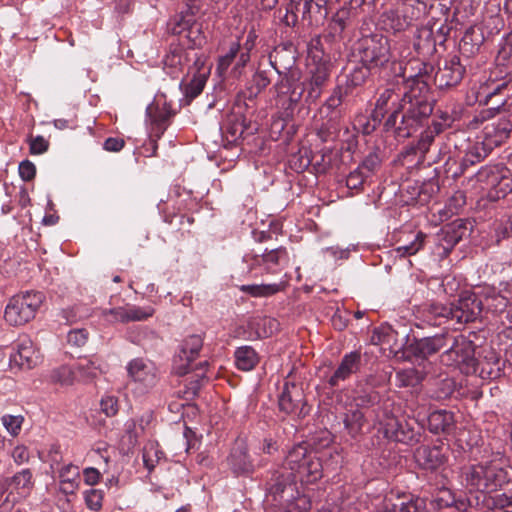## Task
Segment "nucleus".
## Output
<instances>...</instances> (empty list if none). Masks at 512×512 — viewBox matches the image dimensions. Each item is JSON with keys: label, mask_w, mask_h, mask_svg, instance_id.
Returning <instances> with one entry per match:
<instances>
[{"label": "nucleus", "mask_w": 512, "mask_h": 512, "mask_svg": "<svg viewBox=\"0 0 512 512\" xmlns=\"http://www.w3.org/2000/svg\"><path fill=\"white\" fill-rule=\"evenodd\" d=\"M285 53H287L285 48L276 49L275 53L270 55V63L280 76V80L274 85L277 104L292 112L303 96L304 86L300 82V70L293 66L295 58L291 56L287 63H283L282 58Z\"/></svg>", "instance_id": "obj_1"}, {"label": "nucleus", "mask_w": 512, "mask_h": 512, "mask_svg": "<svg viewBox=\"0 0 512 512\" xmlns=\"http://www.w3.org/2000/svg\"><path fill=\"white\" fill-rule=\"evenodd\" d=\"M402 102L403 104L398 105L391 112L385 122V127L387 130L394 129L399 138H408L432 114L433 107L428 100L418 98L415 94L407 95L405 93Z\"/></svg>", "instance_id": "obj_2"}, {"label": "nucleus", "mask_w": 512, "mask_h": 512, "mask_svg": "<svg viewBox=\"0 0 512 512\" xmlns=\"http://www.w3.org/2000/svg\"><path fill=\"white\" fill-rule=\"evenodd\" d=\"M483 311V300L476 292L465 291L459 299L448 305L433 304L431 313L436 318H443L454 325H465L475 322Z\"/></svg>", "instance_id": "obj_3"}, {"label": "nucleus", "mask_w": 512, "mask_h": 512, "mask_svg": "<svg viewBox=\"0 0 512 512\" xmlns=\"http://www.w3.org/2000/svg\"><path fill=\"white\" fill-rule=\"evenodd\" d=\"M462 476L467 487L481 492H492L510 482L512 469L495 462H486L466 468Z\"/></svg>", "instance_id": "obj_4"}, {"label": "nucleus", "mask_w": 512, "mask_h": 512, "mask_svg": "<svg viewBox=\"0 0 512 512\" xmlns=\"http://www.w3.org/2000/svg\"><path fill=\"white\" fill-rule=\"evenodd\" d=\"M298 476L302 483L312 484L322 477V464L304 444L295 445L288 451L282 468Z\"/></svg>", "instance_id": "obj_5"}, {"label": "nucleus", "mask_w": 512, "mask_h": 512, "mask_svg": "<svg viewBox=\"0 0 512 512\" xmlns=\"http://www.w3.org/2000/svg\"><path fill=\"white\" fill-rule=\"evenodd\" d=\"M355 50L360 62L368 70L380 69L392 60L390 41L381 34L362 37L357 42Z\"/></svg>", "instance_id": "obj_6"}, {"label": "nucleus", "mask_w": 512, "mask_h": 512, "mask_svg": "<svg viewBox=\"0 0 512 512\" xmlns=\"http://www.w3.org/2000/svg\"><path fill=\"white\" fill-rule=\"evenodd\" d=\"M496 61L499 66H506L507 71L504 80L497 83L485 96L486 104L491 102L497 96H500V99L495 101L493 106L481 112L482 119L494 116V113L498 112L499 109L506 104L509 97V92L511 90L509 86L512 83V31L507 37L506 44L499 51Z\"/></svg>", "instance_id": "obj_7"}, {"label": "nucleus", "mask_w": 512, "mask_h": 512, "mask_svg": "<svg viewBox=\"0 0 512 512\" xmlns=\"http://www.w3.org/2000/svg\"><path fill=\"white\" fill-rule=\"evenodd\" d=\"M43 302L41 292L26 291L11 297L4 312L5 321L11 326H21L32 320Z\"/></svg>", "instance_id": "obj_8"}, {"label": "nucleus", "mask_w": 512, "mask_h": 512, "mask_svg": "<svg viewBox=\"0 0 512 512\" xmlns=\"http://www.w3.org/2000/svg\"><path fill=\"white\" fill-rule=\"evenodd\" d=\"M450 344L441 355V361L449 366H465L467 369H475V345L464 335L453 336L450 334Z\"/></svg>", "instance_id": "obj_9"}, {"label": "nucleus", "mask_w": 512, "mask_h": 512, "mask_svg": "<svg viewBox=\"0 0 512 512\" xmlns=\"http://www.w3.org/2000/svg\"><path fill=\"white\" fill-rule=\"evenodd\" d=\"M278 405L281 412L298 419L306 417L310 412L303 388L292 382L284 383Z\"/></svg>", "instance_id": "obj_10"}, {"label": "nucleus", "mask_w": 512, "mask_h": 512, "mask_svg": "<svg viewBox=\"0 0 512 512\" xmlns=\"http://www.w3.org/2000/svg\"><path fill=\"white\" fill-rule=\"evenodd\" d=\"M126 371L129 379L141 393H147L158 382V371L154 364L143 358H134L127 363Z\"/></svg>", "instance_id": "obj_11"}, {"label": "nucleus", "mask_w": 512, "mask_h": 512, "mask_svg": "<svg viewBox=\"0 0 512 512\" xmlns=\"http://www.w3.org/2000/svg\"><path fill=\"white\" fill-rule=\"evenodd\" d=\"M295 475L285 469H277L272 473L270 480L267 482L268 495L273 498L277 504L283 501H291L297 490Z\"/></svg>", "instance_id": "obj_12"}, {"label": "nucleus", "mask_w": 512, "mask_h": 512, "mask_svg": "<svg viewBox=\"0 0 512 512\" xmlns=\"http://www.w3.org/2000/svg\"><path fill=\"white\" fill-rule=\"evenodd\" d=\"M203 347V338L201 335L193 334L186 337L182 344L179 354L173 361V372L183 376L189 372L190 364L194 361Z\"/></svg>", "instance_id": "obj_13"}, {"label": "nucleus", "mask_w": 512, "mask_h": 512, "mask_svg": "<svg viewBox=\"0 0 512 512\" xmlns=\"http://www.w3.org/2000/svg\"><path fill=\"white\" fill-rule=\"evenodd\" d=\"M465 73V67L460 63L456 55L444 61L434 76V82L439 89H447L458 85Z\"/></svg>", "instance_id": "obj_14"}, {"label": "nucleus", "mask_w": 512, "mask_h": 512, "mask_svg": "<svg viewBox=\"0 0 512 512\" xmlns=\"http://www.w3.org/2000/svg\"><path fill=\"white\" fill-rule=\"evenodd\" d=\"M146 113L151 123V133L156 139L162 137L170 125V120L176 114L169 103L166 101L160 103L159 100L154 105L148 106Z\"/></svg>", "instance_id": "obj_15"}, {"label": "nucleus", "mask_w": 512, "mask_h": 512, "mask_svg": "<svg viewBox=\"0 0 512 512\" xmlns=\"http://www.w3.org/2000/svg\"><path fill=\"white\" fill-rule=\"evenodd\" d=\"M475 177L482 189H495L497 194L502 193L503 196L512 191L511 179L502 175L498 167H483Z\"/></svg>", "instance_id": "obj_16"}, {"label": "nucleus", "mask_w": 512, "mask_h": 512, "mask_svg": "<svg viewBox=\"0 0 512 512\" xmlns=\"http://www.w3.org/2000/svg\"><path fill=\"white\" fill-rule=\"evenodd\" d=\"M450 334L441 333L423 337L410 344V351L417 357L427 358L450 344Z\"/></svg>", "instance_id": "obj_17"}, {"label": "nucleus", "mask_w": 512, "mask_h": 512, "mask_svg": "<svg viewBox=\"0 0 512 512\" xmlns=\"http://www.w3.org/2000/svg\"><path fill=\"white\" fill-rule=\"evenodd\" d=\"M330 71L327 63L322 62L310 69V77L305 83L306 101L315 102L322 94L329 80Z\"/></svg>", "instance_id": "obj_18"}, {"label": "nucleus", "mask_w": 512, "mask_h": 512, "mask_svg": "<svg viewBox=\"0 0 512 512\" xmlns=\"http://www.w3.org/2000/svg\"><path fill=\"white\" fill-rule=\"evenodd\" d=\"M380 425L388 439L401 443H410L415 440L414 430L393 415H387L380 421Z\"/></svg>", "instance_id": "obj_19"}, {"label": "nucleus", "mask_w": 512, "mask_h": 512, "mask_svg": "<svg viewBox=\"0 0 512 512\" xmlns=\"http://www.w3.org/2000/svg\"><path fill=\"white\" fill-rule=\"evenodd\" d=\"M466 233L467 226L463 220H455L444 226L438 234L439 246L442 247L444 254L447 255Z\"/></svg>", "instance_id": "obj_20"}, {"label": "nucleus", "mask_w": 512, "mask_h": 512, "mask_svg": "<svg viewBox=\"0 0 512 512\" xmlns=\"http://www.w3.org/2000/svg\"><path fill=\"white\" fill-rule=\"evenodd\" d=\"M511 127L507 119H499L497 122L487 124L483 129V141L493 150L509 138Z\"/></svg>", "instance_id": "obj_21"}, {"label": "nucleus", "mask_w": 512, "mask_h": 512, "mask_svg": "<svg viewBox=\"0 0 512 512\" xmlns=\"http://www.w3.org/2000/svg\"><path fill=\"white\" fill-rule=\"evenodd\" d=\"M228 464L235 475H248L254 471L245 443H236L228 457Z\"/></svg>", "instance_id": "obj_22"}, {"label": "nucleus", "mask_w": 512, "mask_h": 512, "mask_svg": "<svg viewBox=\"0 0 512 512\" xmlns=\"http://www.w3.org/2000/svg\"><path fill=\"white\" fill-rule=\"evenodd\" d=\"M361 355L357 351L350 352L342 358L339 366L329 378L328 383L330 386L335 387L341 381H345L352 374L356 373L360 367Z\"/></svg>", "instance_id": "obj_23"}, {"label": "nucleus", "mask_w": 512, "mask_h": 512, "mask_svg": "<svg viewBox=\"0 0 512 512\" xmlns=\"http://www.w3.org/2000/svg\"><path fill=\"white\" fill-rule=\"evenodd\" d=\"M414 457L421 468L430 471L438 469L445 462V455L438 446H420L416 449Z\"/></svg>", "instance_id": "obj_24"}, {"label": "nucleus", "mask_w": 512, "mask_h": 512, "mask_svg": "<svg viewBox=\"0 0 512 512\" xmlns=\"http://www.w3.org/2000/svg\"><path fill=\"white\" fill-rule=\"evenodd\" d=\"M190 62V52L181 46L171 47L164 58V69L172 78H177Z\"/></svg>", "instance_id": "obj_25"}, {"label": "nucleus", "mask_w": 512, "mask_h": 512, "mask_svg": "<svg viewBox=\"0 0 512 512\" xmlns=\"http://www.w3.org/2000/svg\"><path fill=\"white\" fill-rule=\"evenodd\" d=\"M38 356L29 339L17 344L16 350L10 355V364L21 369H31L37 364Z\"/></svg>", "instance_id": "obj_26"}, {"label": "nucleus", "mask_w": 512, "mask_h": 512, "mask_svg": "<svg viewBox=\"0 0 512 512\" xmlns=\"http://www.w3.org/2000/svg\"><path fill=\"white\" fill-rule=\"evenodd\" d=\"M491 151L492 149L483 140L470 144L462 158L461 166L452 173V177L457 178L464 172L465 168L481 162Z\"/></svg>", "instance_id": "obj_27"}, {"label": "nucleus", "mask_w": 512, "mask_h": 512, "mask_svg": "<svg viewBox=\"0 0 512 512\" xmlns=\"http://www.w3.org/2000/svg\"><path fill=\"white\" fill-rule=\"evenodd\" d=\"M399 101H402L399 93H396L392 88L385 89L376 101L375 109L371 115L373 121L380 123L389 110L393 111L398 107L396 104Z\"/></svg>", "instance_id": "obj_28"}, {"label": "nucleus", "mask_w": 512, "mask_h": 512, "mask_svg": "<svg viewBox=\"0 0 512 512\" xmlns=\"http://www.w3.org/2000/svg\"><path fill=\"white\" fill-rule=\"evenodd\" d=\"M476 293L483 300V309L486 308L487 311L501 313L508 306V299L496 291L494 287H483Z\"/></svg>", "instance_id": "obj_29"}, {"label": "nucleus", "mask_w": 512, "mask_h": 512, "mask_svg": "<svg viewBox=\"0 0 512 512\" xmlns=\"http://www.w3.org/2000/svg\"><path fill=\"white\" fill-rule=\"evenodd\" d=\"M346 95V91L338 86L336 87L330 97L325 101V103L320 107L319 114L321 118H333L340 120L341 119V110L340 106L343 102L344 96Z\"/></svg>", "instance_id": "obj_30"}, {"label": "nucleus", "mask_w": 512, "mask_h": 512, "mask_svg": "<svg viewBox=\"0 0 512 512\" xmlns=\"http://www.w3.org/2000/svg\"><path fill=\"white\" fill-rule=\"evenodd\" d=\"M179 29L175 32L182 33L188 30L187 38L191 43V48H199L206 43V38L201 31V26L193 20L192 16H182L180 22L177 24Z\"/></svg>", "instance_id": "obj_31"}, {"label": "nucleus", "mask_w": 512, "mask_h": 512, "mask_svg": "<svg viewBox=\"0 0 512 512\" xmlns=\"http://www.w3.org/2000/svg\"><path fill=\"white\" fill-rule=\"evenodd\" d=\"M454 414L447 410H437L428 416V429L434 434L448 432L454 425Z\"/></svg>", "instance_id": "obj_32"}, {"label": "nucleus", "mask_w": 512, "mask_h": 512, "mask_svg": "<svg viewBox=\"0 0 512 512\" xmlns=\"http://www.w3.org/2000/svg\"><path fill=\"white\" fill-rule=\"evenodd\" d=\"M32 477L30 469H23L11 478H7L3 482H0V489H5L6 486H13L21 495H26L33 487Z\"/></svg>", "instance_id": "obj_33"}, {"label": "nucleus", "mask_w": 512, "mask_h": 512, "mask_svg": "<svg viewBox=\"0 0 512 512\" xmlns=\"http://www.w3.org/2000/svg\"><path fill=\"white\" fill-rule=\"evenodd\" d=\"M235 365L239 370L250 371L255 368L259 362V356L251 346L244 345L238 347L234 352Z\"/></svg>", "instance_id": "obj_34"}, {"label": "nucleus", "mask_w": 512, "mask_h": 512, "mask_svg": "<svg viewBox=\"0 0 512 512\" xmlns=\"http://www.w3.org/2000/svg\"><path fill=\"white\" fill-rule=\"evenodd\" d=\"M343 423L347 434L357 438L366 423L365 415L359 408L350 409L344 414Z\"/></svg>", "instance_id": "obj_35"}, {"label": "nucleus", "mask_w": 512, "mask_h": 512, "mask_svg": "<svg viewBox=\"0 0 512 512\" xmlns=\"http://www.w3.org/2000/svg\"><path fill=\"white\" fill-rule=\"evenodd\" d=\"M77 376L83 382H90L104 373L102 363L98 359H83L76 366Z\"/></svg>", "instance_id": "obj_36"}, {"label": "nucleus", "mask_w": 512, "mask_h": 512, "mask_svg": "<svg viewBox=\"0 0 512 512\" xmlns=\"http://www.w3.org/2000/svg\"><path fill=\"white\" fill-rule=\"evenodd\" d=\"M264 260V272L266 274H276L280 271V264L287 259V251L283 247L272 250H265L262 253Z\"/></svg>", "instance_id": "obj_37"}, {"label": "nucleus", "mask_w": 512, "mask_h": 512, "mask_svg": "<svg viewBox=\"0 0 512 512\" xmlns=\"http://www.w3.org/2000/svg\"><path fill=\"white\" fill-rule=\"evenodd\" d=\"M208 79V72H198L186 84L181 83L183 92L188 102L192 101L203 91Z\"/></svg>", "instance_id": "obj_38"}, {"label": "nucleus", "mask_w": 512, "mask_h": 512, "mask_svg": "<svg viewBox=\"0 0 512 512\" xmlns=\"http://www.w3.org/2000/svg\"><path fill=\"white\" fill-rule=\"evenodd\" d=\"M243 267L242 272L250 274L254 277L262 276L266 274L264 272V260L262 254H256L254 252L246 253L243 256Z\"/></svg>", "instance_id": "obj_39"}, {"label": "nucleus", "mask_w": 512, "mask_h": 512, "mask_svg": "<svg viewBox=\"0 0 512 512\" xmlns=\"http://www.w3.org/2000/svg\"><path fill=\"white\" fill-rule=\"evenodd\" d=\"M324 120V118H322ZM340 131V120L325 118L317 127V136L322 142H331L337 139Z\"/></svg>", "instance_id": "obj_40"}, {"label": "nucleus", "mask_w": 512, "mask_h": 512, "mask_svg": "<svg viewBox=\"0 0 512 512\" xmlns=\"http://www.w3.org/2000/svg\"><path fill=\"white\" fill-rule=\"evenodd\" d=\"M240 291L249 294L252 297H268L272 296L279 291L282 287L280 284H253V285H242Z\"/></svg>", "instance_id": "obj_41"}, {"label": "nucleus", "mask_w": 512, "mask_h": 512, "mask_svg": "<svg viewBox=\"0 0 512 512\" xmlns=\"http://www.w3.org/2000/svg\"><path fill=\"white\" fill-rule=\"evenodd\" d=\"M162 457L163 452L159 449L158 444L149 442L144 446L142 458L144 466L149 472L156 467Z\"/></svg>", "instance_id": "obj_42"}, {"label": "nucleus", "mask_w": 512, "mask_h": 512, "mask_svg": "<svg viewBox=\"0 0 512 512\" xmlns=\"http://www.w3.org/2000/svg\"><path fill=\"white\" fill-rule=\"evenodd\" d=\"M382 19L387 29L402 31L410 24L412 17L409 19L406 16L401 18L398 11L389 10L383 13Z\"/></svg>", "instance_id": "obj_43"}, {"label": "nucleus", "mask_w": 512, "mask_h": 512, "mask_svg": "<svg viewBox=\"0 0 512 512\" xmlns=\"http://www.w3.org/2000/svg\"><path fill=\"white\" fill-rule=\"evenodd\" d=\"M238 54L239 42H232L229 46L228 51L224 55L220 56L218 59L216 71L220 76L224 75L228 71L230 66L236 60Z\"/></svg>", "instance_id": "obj_44"}, {"label": "nucleus", "mask_w": 512, "mask_h": 512, "mask_svg": "<svg viewBox=\"0 0 512 512\" xmlns=\"http://www.w3.org/2000/svg\"><path fill=\"white\" fill-rule=\"evenodd\" d=\"M426 235L422 232H417L414 239L406 245L398 246L394 249L396 256L406 257L416 254L424 245Z\"/></svg>", "instance_id": "obj_45"}, {"label": "nucleus", "mask_w": 512, "mask_h": 512, "mask_svg": "<svg viewBox=\"0 0 512 512\" xmlns=\"http://www.w3.org/2000/svg\"><path fill=\"white\" fill-rule=\"evenodd\" d=\"M279 505L282 507L283 512H308L310 509V501L305 495L300 494L298 489L291 501H283Z\"/></svg>", "instance_id": "obj_46"}, {"label": "nucleus", "mask_w": 512, "mask_h": 512, "mask_svg": "<svg viewBox=\"0 0 512 512\" xmlns=\"http://www.w3.org/2000/svg\"><path fill=\"white\" fill-rule=\"evenodd\" d=\"M155 310L151 306L140 307L132 304H126L127 323L136 321H145L152 317Z\"/></svg>", "instance_id": "obj_47"}, {"label": "nucleus", "mask_w": 512, "mask_h": 512, "mask_svg": "<svg viewBox=\"0 0 512 512\" xmlns=\"http://www.w3.org/2000/svg\"><path fill=\"white\" fill-rule=\"evenodd\" d=\"M396 378L401 387L415 386L420 383V372L414 368L404 369L396 373Z\"/></svg>", "instance_id": "obj_48"}, {"label": "nucleus", "mask_w": 512, "mask_h": 512, "mask_svg": "<svg viewBox=\"0 0 512 512\" xmlns=\"http://www.w3.org/2000/svg\"><path fill=\"white\" fill-rule=\"evenodd\" d=\"M395 335L391 326H381L373 330L370 341L373 345L389 344Z\"/></svg>", "instance_id": "obj_49"}, {"label": "nucleus", "mask_w": 512, "mask_h": 512, "mask_svg": "<svg viewBox=\"0 0 512 512\" xmlns=\"http://www.w3.org/2000/svg\"><path fill=\"white\" fill-rule=\"evenodd\" d=\"M440 190L437 178H431L423 182L418 188V198L420 202H426Z\"/></svg>", "instance_id": "obj_50"}, {"label": "nucleus", "mask_w": 512, "mask_h": 512, "mask_svg": "<svg viewBox=\"0 0 512 512\" xmlns=\"http://www.w3.org/2000/svg\"><path fill=\"white\" fill-rule=\"evenodd\" d=\"M76 376V369L73 370L68 366H61L55 369L51 374L52 380L56 383H60L61 385L73 384Z\"/></svg>", "instance_id": "obj_51"}, {"label": "nucleus", "mask_w": 512, "mask_h": 512, "mask_svg": "<svg viewBox=\"0 0 512 512\" xmlns=\"http://www.w3.org/2000/svg\"><path fill=\"white\" fill-rule=\"evenodd\" d=\"M440 124H435L434 129L428 128L421 133L420 139L417 143V150L421 154L428 152L431 144L434 142L435 135L440 132Z\"/></svg>", "instance_id": "obj_52"}, {"label": "nucleus", "mask_w": 512, "mask_h": 512, "mask_svg": "<svg viewBox=\"0 0 512 512\" xmlns=\"http://www.w3.org/2000/svg\"><path fill=\"white\" fill-rule=\"evenodd\" d=\"M1 421L7 432L11 436L16 437L21 431L24 417L21 415L6 414L2 416Z\"/></svg>", "instance_id": "obj_53"}, {"label": "nucleus", "mask_w": 512, "mask_h": 512, "mask_svg": "<svg viewBox=\"0 0 512 512\" xmlns=\"http://www.w3.org/2000/svg\"><path fill=\"white\" fill-rule=\"evenodd\" d=\"M417 49H435V41L433 38V31L429 27H421L418 29L417 40L415 42Z\"/></svg>", "instance_id": "obj_54"}, {"label": "nucleus", "mask_w": 512, "mask_h": 512, "mask_svg": "<svg viewBox=\"0 0 512 512\" xmlns=\"http://www.w3.org/2000/svg\"><path fill=\"white\" fill-rule=\"evenodd\" d=\"M101 316L108 323H127L126 305L104 309Z\"/></svg>", "instance_id": "obj_55"}, {"label": "nucleus", "mask_w": 512, "mask_h": 512, "mask_svg": "<svg viewBox=\"0 0 512 512\" xmlns=\"http://www.w3.org/2000/svg\"><path fill=\"white\" fill-rule=\"evenodd\" d=\"M103 491L100 489H89L84 492L86 506L93 511H99L102 508Z\"/></svg>", "instance_id": "obj_56"}, {"label": "nucleus", "mask_w": 512, "mask_h": 512, "mask_svg": "<svg viewBox=\"0 0 512 512\" xmlns=\"http://www.w3.org/2000/svg\"><path fill=\"white\" fill-rule=\"evenodd\" d=\"M367 177L368 174H365L360 168H356L347 176L346 186L349 190H354L358 193L362 190L363 183Z\"/></svg>", "instance_id": "obj_57"}, {"label": "nucleus", "mask_w": 512, "mask_h": 512, "mask_svg": "<svg viewBox=\"0 0 512 512\" xmlns=\"http://www.w3.org/2000/svg\"><path fill=\"white\" fill-rule=\"evenodd\" d=\"M207 366H208V362L204 361V362L199 363V365L196 367V370L199 371L198 373H196L197 378L195 380H191L188 384V389L190 390L192 395H196L198 393V391L200 390V388L202 386V382L206 378L205 370H206Z\"/></svg>", "instance_id": "obj_58"}, {"label": "nucleus", "mask_w": 512, "mask_h": 512, "mask_svg": "<svg viewBox=\"0 0 512 512\" xmlns=\"http://www.w3.org/2000/svg\"><path fill=\"white\" fill-rule=\"evenodd\" d=\"M29 151L32 155H40L45 153L49 148V142L43 136L30 137Z\"/></svg>", "instance_id": "obj_59"}, {"label": "nucleus", "mask_w": 512, "mask_h": 512, "mask_svg": "<svg viewBox=\"0 0 512 512\" xmlns=\"http://www.w3.org/2000/svg\"><path fill=\"white\" fill-rule=\"evenodd\" d=\"M252 82L253 87L251 88V95H257L263 91L271 81L265 71H258L254 74Z\"/></svg>", "instance_id": "obj_60"}, {"label": "nucleus", "mask_w": 512, "mask_h": 512, "mask_svg": "<svg viewBox=\"0 0 512 512\" xmlns=\"http://www.w3.org/2000/svg\"><path fill=\"white\" fill-rule=\"evenodd\" d=\"M88 340V332L85 329H75L68 333L67 342L75 347H82Z\"/></svg>", "instance_id": "obj_61"}, {"label": "nucleus", "mask_w": 512, "mask_h": 512, "mask_svg": "<svg viewBox=\"0 0 512 512\" xmlns=\"http://www.w3.org/2000/svg\"><path fill=\"white\" fill-rule=\"evenodd\" d=\"M59 478L60 481H79V467L73 464H67L63 466L59 471Z\"/></svg>", "instance_id": "obj_62"}, {"label": "nucleus", "mask_w": 512, "mask_h": 512, "mask_svg": "<svg viewBox=\"0 0 512 512\" xmlns=\"http://www.w3.org/2000/svg\"><path fill=\"white\" fill-rule=\"evenodd\" d=\"M101 411L108 417H113L118 413V400L113 396H106L100 402Z\"/></svg>", "instance_id": "obj_63"}, {"label": "nucleus", "mask_w": 512, "mask_h": 512, "mask_svg": "<svg viewBox=\"0 0 512 512\" xmlns=\"http://www.w3.org/2000/svg\"><path fill=\"white\" fill-rule=\"evenodd\" d=\"M380 162L381 160L378 154L371 152L364 158L362 163L357 168H360L361 171L366 170L368 173H372L379 167Z\"/></svg>", "instance_id": "obj_64"}]
</instances>
